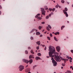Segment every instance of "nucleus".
<instances>
[{
  "label": "nucleus",
  "mask_w": 73,
  "mask_h": 73,
  "mask_svg": "<svg viewBox=\"0 0 73 73\" xmlns=\"http://www.w3.org/2000/svg\"><path fill=\"white\" fill-rule=\"evenodd\" d=\"M49 50V54L50 57H54L57 62H60L61 59L60 57L58 56V54L55 52V49L52 46H49L48 47Z\"/></svg>",
  "instance_id": "nucleus-1"
},
{
  "label": "nucleus",
  "mask_w": 73,
  "mask_h": 73,
  "mask_svg": "<svg viewBox=\"0 0 73 73\" xmlns=\"http://www.w3.org/2000/svg\"><path fill=\"white\" fill-rule=\"evenodd\" d=\"M23 61L24 62H25L27 64H28L29 62L30 63L29 64H31V63L33 62V60H32V59H30L29 61H28V60L23 59Z\"/></svg>",
  "instance_id": "nucleus-2"
},
{
  "label": "nucleus",
  "mask_w": 73,
  "mask_h": 73,
  "mask_svg": "<svg viewBox=\"0 0 73 73\" xmlns=\"http://www.w3.org/2000/svg\"><path fill=\"white\" fill-rule=\"evenodd\" d=\"M51 60H52V64H53V66H57V62L55 61V60H54V58H52L51 59Z\"/></svg>",
  "instance_id": "nucleus-3"
},
{
  "label": "nucleus",
  "mask_w": 73,
  "mask_h": 73,
  "mask_svg": "<svg viewBox=\"0 0 73 73\" xmlns=\"http://www.w3.org/2000/svg\"><path fill=\"white\" fill-rule=\"evenodd\" d=\"M41 11L42 12V14L41 17H42V15H43L44 16L45 15V10L43 8H41Z\"/></svg>",
  "instance_id": "nucleus-4"
},
{
  "label": "nucleus",
  "mask_w": 73,
  "mask_h": 73,
  "mask_svg": "<svg viewBox=\"0 0 73 73\" xmlns=\"http://www.w3.org/2000/svg\"><path fill=\"white\" fill-rule=\"evenodd\" d=\"M63 11L64 13L65 14V15H66V17H68V14L67 12L65 11H68V9L66 8V7L65 8V10H63Z\"/></svg>",
  "instance_id": "nucleus-5"
},
{
  "label": "nucleus",
  "mask_w": 73,
  "mask_h": 73,
  "mask_svg": "<svg viewBox=\"0 0 73 73\" xmlns=\"http://www.w3.org/2000/svg\"><path fill=\"white\" fill-rule=\"evenodd\" d=\"M40 15H41L40 14H38L35 16V17L36 18H37V19H38V20H41V19H42V18L40 17H38Z\"/></svg>",
  "instance_id": "nucleus-6"
},
{
  "label": "nucleus",
  "mask_w": 73,
  "mask_h": 73,
  "mask_svg": "<svg viewBox=\"0 0 73 73\" xmlns=\"http://www.w3.org/2000/svg\"><path fill=\"white\" fill-rule=\"evenodd\" d=\"M19 69L20 71H22L24 69V66L22 65H20L19 67Z\"/></svg>",
  "instance_id": "nucleus-7"
},
{
  "label": "nucleus",
  "mask_w": 73,
  "mask_h": 73,
  "mask_svg": "<svg viewBox=\"0 0 73 73\" xmlns=\"http://www.w3.org/2000/svg\"><path fill=\"white\" fill-rule=\"evenodd\" d=\"M56 49L58 52H59L60 51V46H57L56 47Z\"/></svg>",
  "instance_id": "nucleus-8"
},
{
  "label": "nucleus",
  "mask_w": 73,
  "mask_h": 73,
  "mask_svg": "<svg viewBox=\"0 0 73 73\" xmlns=\"http://www.w3.org/2000/svg\"><path fill=\"white\" fill-rule=\"evenodd\" d=\"M60 58H61V60H63V61H64L65 63H66V61H68V59H64L62 58V57H60Z\"/></svg>",
  "instance_id": "nucleus-9"
},
{
  "label": "nucleus",
  "mask_w": 73,
  "mask_h": 73,
  "mask_svg": "<svg viewBox=\"0 0 73 73\" xmlns=\"http://www.w3.org/2000/svg\"><path fill=\"white\" fill-rule=\"evenodd\" d=\"M31 70V69L30 68H28L25 71L26 72H30Z\"/></svg>",
  "instance_id": "nucleus-10"
},
{
  "label": "nucleus",
  "mask_w": 73,
  "mask_h": 73,
  "mask_svg": "<svg viewBox=\"0 0 73 73\" xmlns=\"http://www.w3.org/2000/svg\"><path fill=\"white\" fill-rule=\"evenodd\" d=\"M36 60H41V58L39 57H36Z\"/></svg>",
  "instance_id": "nucleus-11"
},
{
  "label": "nucleus",
  "mask_w": 73,
  "mask_h": 73,
  "mask_svg": "<svg viewBox=\"0 0 73 73\" xmlns=\"http://www.w3.org/2000/svg\"><path fill=\"white\" fill-rule=\"evenodd\" d=\"M36 30V29H33L32 30V31H31L30 32V33H32V32H33L35 31Z\"/></svg>",
  "instance_id": "nucleus-12"
},
{
  "label": "nucleus",
  "mask_w": 73,
  "mask_h": 73,
  "mask_svg": "<svg viewBox=\"0 0 73 73\" xmlns=\"http://www.w3.org/2000/svg\"><path fill=\"white\" fill-rule=\"evenodd\" d=\"M72 60H73V59L71 57H70V62H72Z\"/></svg>",
  "instance_id": "nucleus-13"
},
{
  "label": "nucleus",
  "mask_w": 73,
  "mask_h": 73,
  "mask_svg": "<svg viewBox=\"0 0 73 73\" xmlns=\"http://www.w3.org/2000/svg\"><path fill=\"white\" fill-rule=\"evenodd\" d=\"M37 43L36 44H38V45H40V41H38L36 42Z\"/></svg>",
  "instance_id": "nucleus-14"
},
{
  "label": "nucleus",
  "mask_w": 73,
  "mask_h": 73,
  "mask_svg": "<svg viewBox=\"0 0 73 73\" xmlns=\"http://www.w3.org/2000/svg\"><path fill=\"white\" fill-rule=\"evenodd\" d=\"M40 33L39 32H37L36 33V35H40Z\"/></svg>",
  "instance_id": "nucleus-15"
},
{
  "label": "nucleus",
  "mask_w": 73,
  "mask_h": 73,
  "mask_svg": "<svg viewBox=\"0 0 73 73\" xmlns=\"http://www.w3.org/2000/svg\"><path fill=\"white\" fill-rule=\"evenodd\" d=\"M54 38L55 41H58V39H57L56 37L55 36L54 37Z\"/></svg>",
  "instance_id": "nucleus-16"
},
{
  "label": "nucleus",
  "mask_w": 73,
  "mask_h": 73,
  "mask_svg": "<svg viewBox=\"0 0 73 73\" xmlns=\"http://www.w3.org/2000/svg\"><path fill=\"white\" fill-rule=\"evenodd\" d=\"M46 29L47 31H50V29H49V28L48 26L46 27Z\"/></svg>",
  "instance_id": "nucleus-17"
},
{
  "label": "nucleus",
  "mask_w": 73,
  "mask_h": 73,
  "mask_svg": "<svg viewBox=\"0 0 73 73\" xmlns=\"http://www.w3.org/2000/svg\"><path fill=\"white\" fill-rule=\"evenodd\" d=\"M33 50H31V53H32V54H34V52H33Z\"/></svg>",
  "instance_id": "nucleus-18"
},
{
  "label": "nucleus",
  "mask_w": 73,
  "mask_h": 73,
  "mask_svg": "<svg viewBox=\"0 0 73 73\" xmlns=\"http://www.w3.org/2000/svg\"><path fill=\"white\" fill-rule=\"evenodd\" d=\"M32 56H33V55H32V56L31 55H30L29 56V58L31 59V58L32 57Z\"/></svg>",
  "instance_id": "nucleus-19"
},
{
  "label": "nucleus",
  "mask_w": 73,
  "mask_h": 73,
  "mask_svg": "<svg viewBox=\"0 0 73 73\" xmlns=\"http://www.w3.org/2000/svg\"><path fill=\"white\" fill-rule=\"evenodd\" d=\"M36 66H37V65H35V66H33V69H35V68H36Z\"/></svg>",
  "instance_id": "nucleus-20"
},
{
  "label": "nucleus",
  "mask_w": 73,
  "mask_h": 73,
  "mask_svg": "<svg viewBox=\"0 0 73 73\" xmlns=\"http://www.w3.org/2000/svg\"><path fill=\"white\" fill-rule=\"evenodd\" d=\"M64 28H65V26H62L61 27V30H62V29Z\"/></svg>",
  "instance_id": "nucleus-21"
},
{
  "label": "nucleus",
  "mask_w": 73,
  "mask_h": 73,
  "mask_svg": "<svg viewBox=\"0 0 73 73\" xmlns=\"http://www.w3.org/2000/svg\"><path fill=\"white\" fill-rule=\"evenodd\" d=\"M42 28V27L39 26L38 27V29H39V30H40V29H41V28Z\"/></svg>",
  "instance_id": "nucleus-22"
},
{
  "label": "nucleus",
  "mask_w": 73,
  "mask_h": 73,
  "mask_svg": "<svg viewBox=\"0 0 73 73\" xmlns=\"http://www.w3.org/2000/svg\"><path fill=\"white\" fill-rule=\"evenodd\" d=\"M37 55H38L39 56H41V53H38L37 54Z\"/></svg>",
  "instance_id": "nucleus-23"
},
{
  "label": "nucleus",
  "mask_w": 73,
  "mask_h": 73,
  "mask_svg": "<svg viewBox=\"0 0 73 73\" xmlns=\"http://www.w3.org/2000/svg\"><path fill=\"white\" fill-rule=\"evenodd\" d=\"M67 72L68 73H72V72L68 70Z\"/></svg>",
  "instance_id": "nucleus-24"
},
{
  "label": "nucleus",
  "mask_w": 73,
  "mask_h": 73,
  "mask_svg": "<svg viewBox=\"0 0 73 73\" xmlns=\"http://www.w3.org/2000/svg\"><path fill=\"white\" fill-rule=\"evenodd\" d=\"M61 2L62 3H65V1L64 0H62L61 1Z\"/></svg>",
  "instance_id": "nucleus-25"
},
{
  "label": "nucleus",
  "mask_w": 73,
  "mask_h": 73,
  "mask_svg": "<svg viewBox=\"0 0 73 73\" xmlns=\"http://www.w3.org/2000/svg\"><path fill=\"white\" fill-rule=\"evenodd\" d=\"M45 7L46 8L45 9H46V10L48 9V7L46 6H45Z\"/></svg>",
  "instance_id": "nucleus-26"
},
{
  "label": "nucleus",
  "mask_w": 73,
  "mask_h": 73,
  "mask_svg": "<svg viewBox=\"0 0 73 73\" xmlns=\"http://www.w3.org/2000/svg\"><path fill=\"white\" fill-rule=\"evenodd\" d=\"M47 38L48 40H50V37L48 36L47 37Z\"/></svg>",
  "instance_id": "nucleus-27"
},
{
  "label": "nucleus",
  "mask_w": 73,
  "mask_h": 73,
  "mask_svg": "<svg viewBox=\"0 0 73 73\" xmlns=\"http://www.w3.org/2000/svg\"><path fill=\"white\" fill-rule=\"evenodd\" d=\"M62 66H65V63H62Z\"/></svg>",
  "instance_id": "nucleus-28"
},
{
  "label": "nucleus",
  "mask_w": 73,
  "mask_h": 73,
  "mask_svg": "<svg viewBox=\"0 0 73 73\" xmlns=\"http://www.w3.org/2000/svg\"><path fill=\"white\" fill-rule=\"evenodd\" d=\"M46 19H49V16H47L46 17Z\"/></svg>",
  "instance_id": "nucleus-29"
},
{
  "label": "nucleus",
  "mask_w": 73,
  "mask_h": 73,
  "mask_svg": "<svg viewBox=\"0 0 73 73\" xmlns=\"http://www.w3.org/2000/svg\"><path fill=\"white\" fill-rule=\"evenodd\" d=\"M25 53H26V54H28V51H25Z\"/></svg>",
  "instance_id": "nucleus-30"
},
{
  "label": "nucleus",
  "mask_w": 73,
  "mask_h": 73,
  "mask_svg": "<svg viewBox=\"0 0 73 73\" xmlns=\"http://www.w3.org/2000/svg\"><path fill=\"white\" fill-rule=\"evenodd\" d=\"M48 26L50 29H51L52 28L51 27V26L50 25H48Z\"/></svg>",
  "instance_id": "nucleus-31"
},
{
  "label": "nucleus",
  "mask_w": 73,
  "mask_h": 73,
  "mask_svg": "<svg viewBox=\"0 0 73 73\" xmlns=\"http://www.w3.org/2000/svg\"><path fill=\"white\" fill-rule=\"evenodd\" d=\"M49 10L50 11H52V9H51L50 8H49Z\"/></svg>",
  "instance_id": "nucleus-32"
},
{
  "label": "nucleus",
  "mask_w": 73,
  "mask_h": 73,
  "mask_svg": "<svg viewBox=\"0 0 73 73\" xmlns=\"http://www.w3.org/2000/svg\"><path fill=\"white\" fill-rule=\"evenodd\" d=\"M31 40H33V37L31 36Z\"/></svg>",
  "instance_id": "nucleus-33"
},
{
  "label": "nucleus",
  "mask_w": 73,
  "mask_h": 73,
  "mask_svg": "<svg viewBox=\"0 0 73 73\" xmlns=\"http://www.w3.org/2000/svg\"><path fill=\"white\" fill-rule=\"evenodd\" d=\"M52 11L53 12H54V11H55V9L54 8V9H52Z\"/></svg>",
  "instance_id": "nucleus-34"
},
{
  "label": "nucleus",
  "mask_w": 73,
  "mask_h": 73,
  "mask_svg": "<svg viewBox=\"0 0 73 73\" xmlns=\"http://www.w3.org/2000/svg\"><path fill=\"white\" fill-rule=\"evenodd\" d=\"M50 35L51 37H52V36H53V35H52V33H50Z\"/></svg>",
  "instance_id": "nucleus-35"
},
{
  "label": "nucleus",
  "mask_w": 73,
  "mask_h": 73,
  "mask_svg": "<svg viewBox=\"0 0 73 73\" xmlns=\"http://www.w3.org/2000/svg\"><path fill=\"white\" fill-rule=\"evenodd\" d=\"M41 24H45V22H42L41 23Z\"/></svg>",
  "instance_id": "nucleus-36"
},
{
  "label": "nucleus",
  "mask_w": 73,
  "mask_h": 73,
  "mask_svg": "<svg viewBox=\"0 0 73 73\" xmlns=\"http://www.w3.org/2000/svg\"><path fill=\"white\" fill-rule=\"evenodd\" d=\"M36 48L37 49V50H38V49H39V47H38V46Z\"/></svg>",
  "instance_id": "nucleus-37"
},
{
  "label": "nucleus",
  "mask_w": 73,
  "mask_h": 73,
  "mask_svg": "<svg viewBox=\"0 0 73 73\" xmlns=\"http://www.w3.org/2000/svg\"><path fill=\"white\" fill-rule=\"evenodd\" d=\"M69 3H70L69 2H67V1L66 2V4H69Z\"/></svg>",
  "instance_id": "nucleus-38"
},
{
  "label": "nucleus",
  "mask_w": 73,
  "mask_h": 73,
  "mask_svg": "<svg viewBox=\"0 0 73 73\" xmlns=\"http://www.w3.org/2000/svg\"><path fill=\"white\" fill-rule=\"evenodd\" d=\"M56 34H57V35H59V34H60V33H59V32H57Z\"/></svg>",
  "instance_id": "nucleus-39"
},
{
  "label": "nucleus",
  "mask_w": 73,
  "mask_h": 73,
  "mask_svg": "<svg viewBox=\"0 0 73 73\" xmlns=\"http://www.w3.org/2000/svg\"><path fill=\"white\" fill-rule=\"evenodd\" d=\"M66 58H68V59H69V58H70L68 56L66 57Z\"/></svg>",
  "instance_id": "nucleus-40"
},
{
  "label": "nucleus",
  "mask_w": 73,
  "mask_h": 73,
  "mask_svg": "<svg viewBox=\"0 0 73 73\" xmlns=\"http://www.w3.org/2000/svg\"><path fill=\"white\" fill-rule=\"evenodd\" d=\"M71 52H72V53H73V50H71Z\"/></svg>",
  "instance_id": "nucleus-41"
},
{
  "label": "nucleus",
  "mask_w": 73,
  "mask_h": 73,
  "mask_svg": "<svg viewBox=\"0 0 73 73\" xmlns=\"http://www.w3.org/2000/svg\"><path fill=\"white\" fill-rule=\"evenodd\" d=\"M46 49V46H45V48H44V50H45Z\"/></svg>",
  "instance_id": "nucleus-42"
},
{
  "label": "nucleus",
  "mask_w": 73,
  "mask_h": 73,
  "mask_svg": "<svg viewBox=\"0 0 73 73\" xmlns=\"http://www.w3.org/2000/svg\"><path fill=\"white\" fill-rule=\"evenodd\" d=\"M72 68H73V66H70V69H72Z\"/></svg>",
  "instance_id": "nucleus-43"
},
{
  "label": "nucleus",
  "mask_w": 73,
  "mask_h": 73,
  "mask_svg": "<svg viewBox=\"0 0 73 73\" xmlns=\"http://www.w3.org/2000/svg\"><path fill=\"white\" fill-rule=\"evenodd\" d=\"M58 5H56V8H58Z\"/></svg>",
  "instance_id": "nucleus-44"
},
{
  "label": "nucleus",
  "mask_w": 73,
  "mask_h": 73,
  "mask_svg": "<svg viewBox=\"0 0 73 73\" xmlns=\"http://www.w3.org/2000/svg\"><path fill=\"white\" fill-rule=\"evenodd\" d=\"M28 49H31V47H28Z\"/></svg>",
  "instance_id": "nucleus-45"
},
{
  "label": "nucleus",
  "mask_w": 73,
  "mask_h": 73,
  "mask_svg": "<svg viewBox=\"0 0 73 73\" xmlns=\"http://www.w3.org/2000/svg\"><path fill=\"white\" fill-rule=\"evenodd\" d=\"M51 15H52V14H50L49 15V16L50 17V16H51Z\"/></svg>",
  "instance_id": "nucleus-46"
},
{
  "label": "nucleus",
  "mask_w": 73,
  "mask_h": 73,
  "mask_svg": "<svg viewBox=\"0 0 73 73\" xmlns=\"http://www.w3.org/2000/svg\"><path fill=\"white\" fill-rule=\"evenodd\" d=\"M40 37H42V35H40Z\"/></svg>",
  "instance_id": "nucleus-47"
},
{
  "label": "nucleus",
  "mask_w": 73,
  "mask_h": 73,
  "mask_svg": "<svg viewBox=\"0 0 73 73\" xmlns=\"http://www.w3.org/2000/svg\"><path fill=\"white\" fill-rule=\"evenodd\" d=\"M0 9H2V7L1 6H0Z\"/></svg>",
  "instance_id": "nucleus-48"
},
{
  "label": "nucleus",
  "mask_w": 73,
  "mask_h": 73,
  "mask_svg": "<svg viewBox=\"0 0 73 73\" xmlns=\"http://www.w3.org/2000/svg\"><path fill=\"white\" fill-rule=\"evenodd\" d=\"M51 15H53V12H52L51 13Z\"/></svg>",
  "instance_id": "nucleus-49"
},
{
  "label": "nucleus",
  "mask_w": 73,
  "mask_h": 73,
  "mask_svg": "<svg viewBox=\"0 0 73 73\" xmlns=\"http://www.w3.org/2000/svg\"><path fill=\"white\" fill-rule=\"evenodd\" d=\"M42 46H43V47H44V46H45V45H42Z\"/></svg>",
  "instance_id": "nucleus-50"
},
{
  "label": "nucleus",
  "mask_w": 73,
  "mask_h": 73,
  "mask_svg": "<svg viewBox=\"0 0 73 73\" xmlns=\"http://www.w3.org/2000/svg\"><path fill=\"white\" fill-rule=\"evenodd\" d=\"M46 57H47V58H49L50 56H47Z\"/></svg>",
  "instance_id": "nucleus-51"
},
{
  "label": "nucleus",
  "mask_w": 73,
  "mask_h": 73,
  "mask_svg": "<svg viewBox=\"0 0 73 73\" xmlns=\"http://www.w3.org/2000/svg\"><path fill=\"white\" fill-rule=\"evenodd\" d=\"M54 34H55V35H57V33H55Z\"/></svg>",
  "instance_id": "nucleus-52"
},
{
  "label": "nucleus",
  "mask_w": 73,
  "mask_h": 73,
  "mask_svg": "<svg viewBox=\"0 0 73 73\" xmlns=\"http://www.w3.org/2000/svg\"><path fill=\"white\" fill-rule=\"evenodd\" d=\"M1 12L0 11V15H1Z\"/></svg>",
  "instance_id": "nucleus-53"
},
{
  "label": "nucleus",
  "mask_w": 73,
  "mask_h": 73,
  "mask_svg": "<svg viewBox=\"0 0 73 73\" xmlns=\"http://www.w3.org/2000/svg\"><path fill=\"white\" fill-rule=\"evenodd\" d=\"M28 65H27L26 67V68H27V67H28Z\"/></svg>",
  "instance_id": "nucleus-54"
},
{
  "label": "nucleus",
  "mask_w": 73,
  "mask_h": 73,
  "mask_svg": "<svg viewBox=\"0 0 73 73\" xmlns=\"http://www.w3.org/2000/svg\"><path fill=\"white\" fill-rule=\"evenodd\" d=\"M59 8H61V6H59Z\"/></svg>",
  "instance_id": "nucleus-55"
},
{
  "label": "nucleus",
  "mask_w": 73,
  "mask_h": 73,
  "mask_svg": "<svg viewBox=\"0 0 73 73\" xmlns=\"http://www.w3.org/2000/svg\"><path fill=\"white\" fill-rule=\"evenodd\" d=\"M44 31H45V30H44H44L42 31V32H44Z\"/></svg>",
  "instance_id": "nucleus-56"
},
{
  "label": "nucleus",
  "mask_w": 73,
  "mask_h": 73,
  "mask_svg": "<svg viewBox=\"0 0 73 73\" xmlns=\"http://www.w3.org/2000/svg\"><path fill=\"white\" fill-rule=\"evenodd\" d=\"M63 68V67L62 66V67H61V69H62Z\"/></svg>",
  "instance_id": "nucleus-57"
},
{
  "label": "nucleus",
  "mask_w": 73,
  "mask_h": 73,
  "mask_svg": "<svg viewBox=\"0 0 73 73\" xmlns=\"http://www.w3.org/2000/svg\"><path fill=\"white\" fill-rule=\"evenodd\" d=\"M44 33H46V31Z\"/></svg>",
  "instance_id": "nucleus-58"
},
{
  "label": "nucleus",
  "mask_w": 73,
  "mask_h": 73,
  "mask_svg": "<svg viewBox=\"0 0 73 73\" xmlns=\"http://www.w3.org/2000/svg\"><path fill=\"white\" fill-rule=\"evenodd\" d=\"M67 23H69V21H68Z\"/></svg>",
  "instance_id": "nucleus-59"
},
{
  "label": "nucleus",
  "mask_w": 73,
  "mask_h": 73,
  "mask_svg": "<svg viewBox=\"0 0 73 73\" xmlns=\"http://www.w3.org/2000/svg\"><path fill=\"white\" fill-rule=\"evenodd\" d=\"M28 73H31V72H29Z\"/></svg>",
  "instance_id": "nucleus-60"
},
{
  "label": "nucleus",
  "mask_w": 73,
  "mask_h": 73,
  "mask_svg": "<svg viewBox=\"0 0 73 73\" xmlns=\"http://www.w3.org/2000/svg\"><path fill=\"white\" fill-rule=\"evenodd\" d=\"M53 2H54V3H55V1H53Z\"/></svg>",
  "instance_id": "nucleus-61"
},
{
  "label": "nucleus",
  "mask_w": 73,
  "mask_h": 73,
  "mask_svg": "<svg viewBox=\"0 0 73 73\" xmlns=\"http://www.w3.org/2000/svg\"><path fill=\"white\" fill-rule=\"evenodd\" d=\"M36 32H37V30H36Z\"/></svg>",
  "instance_id": "nucleus-62"
},
{
  "label": "nucleus",
  "mask_w": 73,
  "mask_h": 73,
  "mask_svg": "<svg viewBox=\"0 0 73 73\" xmlns=\"http://www.w3.org/2000/svg\"><path fill=\"white\" fill-rule=\"evenodd\" d=\"M32 58H34V57H32Z\"/></svg>",
  "instance_id": "nucleus-63"
},
{
  "label": "nucleus",
  "mask_w": 73,
  "mask_h": 73,
  "mask_svg": "<svg viewBox=\"0 0 73 73\" xmlns=\"http://www.w3.org/2000/svg\"><path fill=\"white\" fill-rule=\"evenodd\" d=\"M72 70H73V67L72 68Z\"/></svg>",
  "instance_id": "nucleus-64"
}]
</instances>
